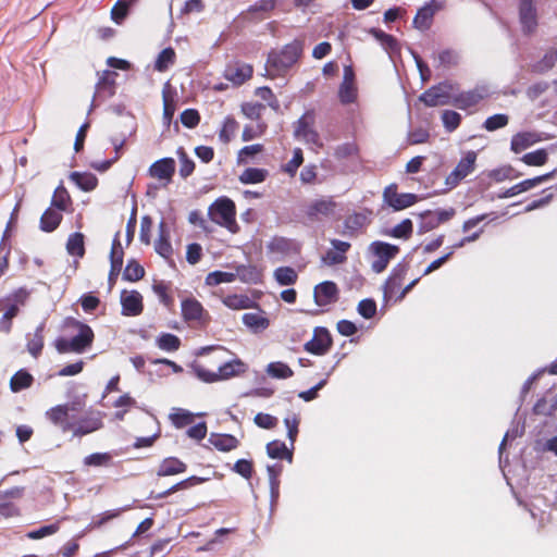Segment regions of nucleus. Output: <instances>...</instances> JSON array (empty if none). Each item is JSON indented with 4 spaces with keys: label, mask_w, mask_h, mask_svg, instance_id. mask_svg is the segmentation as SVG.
<instances>
[{
    "label": "nucleus",
    "mask_w": 557,
    "mask_h": 557,
    "mask_svg": "<svg viewBox=\"0 0 557 557\" xmlns=\"http://www.w3.org/2000/svg\"><path fill=\"white\" fill-rule=\"evenodd\" d=\"M85 401L74 400L49 408L46 419L62 433L82 438L103 428V413L99 410H85Z\"/></svg>",
    "instance_id": "nucleus-1"
},
{
    "label": "nucleus",
    "mask_w": 557,
    "mask_h": 557,
    "mask_svg": "<svg viewBox=\"0 0 557 557\" xmlns=\"http://www.w3.org/2000/svg\"><path fill=\"white\" fill-rule=\"evenodd\" d=\"M302 52L304 40L300 39L286 44L280 50L270 51L265 63L269 77H283L298 62Z\"/></svg>",
    "instance_id": "nucleus-2"
},
{
    "label": "nucleus",
    "mask_w": 557,
    "mask_h": 557,
    "mask_svg": "<svg viewBox=\"0 0 557 557\" xmlns=\"http://www.w3.org/2000/svg\"><path fill=\"white\" fill-rule=\"evenodd\" d=\"M193 373L205 383H215L238 376L246 371V364L239 360H232L216 364V371L208 369V364H191Z\"/></svg>",
    "instance_id": "nucleus-3"
},
{
    "label": "nucleus",
    "mask_w": 557,
    "mask_h": 557,
    "mask_svg": "<svg viewBox=\"0 0 557 557\" xmlns=\"http://www.w3.org/2000/svg\"><path fill=\"white\" fill-rule=\"evenodd\" d=\"M69 325L78 330V334L73 336L71 339L60 338L55 343V347L59 352H77L82 354L88 349L95 339L92 329L76 319H69Z\"/></svg>",
    "instance_id": "nucleus-4"
},
{
    "label": "nucleus",
    "mask_w": 557,
    "mask_h": 557,
    "mask_svg": "<svg viewBox=\"0 0 557 557\" xmlns=\"http://www.w3.org/2000/svg\"><path fill=\"white\" fill-rule=\"evenodd\" d=\"M409 270V265L406 263H398L392 270L389 276L385 281L383 285L384 298L386 301L394 299L395 301H400L405 298V296L416 286L419 282V278H414L411 281L406 287L401 290L403 282L407 275Z\"/></svg>",
    "instance_id": "nucleus-5"
},
{
    "label": "nucleus",
    "mask_w": 557,
    "mask_h": 557,
    "mask_svg": "<svg viewBox=\"0 0 557 557\" xmlns=\"http://www.w3.org/2000/svg\"><path fill=\"white\" fill-rule=\"evenodd\" d=\"M209 215L214 223L227 228L231 233L238 232L236 206L232 199L227 197L216 199L209 208Z\"/></svg>",
    "instance_id": "nucleus-6"
},
{
    "label": "nucleus",
    "mask_w": 557,
    "mask_h": 557,
    "mask_svg": "<svg viewBox=\"0 0 557 557\" xmlns=\"http://www.w3.org/2000/svg\"><path fill=\"white\" fill-rule=\"evenodd\" d=\"M315 112L314 110H307L294 123V137L304 141L307 145L313 146L315 149L323 148V143L318 131L314 128Z\"/></svg>",
    "instance_id": "nucleus-7"
},
{
    "label": "nucleus",
    "mask_w": 557,
    "mask_h": 557,
    "mask_svg": "<svg viewBox=\"0 0 557 557\" xmlns=\"http://www.w3.org/2000/svg\"><path fill=\"white\" fill-rule=\"evenodd\" d=\"M29 297L25 287H20L8 295L0 304H5L4 312L0 319V331L9 333L12 329V320L18 314L20 306H24Z\"/></svg>",
    "instance_id": "nucleus-8"
},
{
    "label": "nucleus",
    "mask_w": 557,
    "mask_h": 557,
    "mask_svg": "<svg viewBox=\"0 0 557 557\" xmlns=\"http://www.w3.org/2000/svg\"><path fill=\"white\" fill-rule=\"evenodd\" d=\"M400 248L397 245H393L382 240L372 242L369 245V252L373 257L371 269L375 273L384 272L389 262L396 258L399 253Z\"/></svg>",
    "instance_id": "nucleus-9"
},
{
    "label": "nucleus",
    "mask_w": 557,
    "mask_h": 557,
    "mask_svg": "<svg viewBox=\"0 0 557 557\" xmlns=\"http://www.w3.org/2000/svg\"><path fill=\"white\" fill-rule=\"evenodd\" d=\"M337 202L333 197H323L308 203L302 210V216L309 223L321 222L335 215Z\"/></svg>",
    "instance_id": "nucleus-10"
},
{
    "label": "nucleus",
    "mask_w": 557,
    "mask_h": 557,
    "mask_svg": "<svg viewBox=\"0 0 557 557\" xmlns=\"http://www.w3.org/2000/svg\"><path fill=\"white\" fill-rule=\"evenodd\" d=\"M181 310L183 320L191 326L206 327L211 320L209 312L194 297L183 299Z\"/></svg>",
    "instance_id": "nucleus-11"
},
{
    "label": "nucleus",
    "mask_w": 557,
    "mask_h": 557,
    "mask_svg": "<svg viewBox=\"0 0 557 557\" xmlns=\"http://www.w3.org/2000/svg\"><path fill=\"white\" fill-rule=\"evenodd\" d=\"M383 205L392 208L394 211L405 210L418 201V196L411 193H398V185L392 183L387 185L382 194Z\"/></svg>",
    "instance_id": "nucleus-12"
},
{
    "label": "nucleus",
    "mask_w": 557,
    "mask_h": 557,
    "mask_svg": "<svg viewBox=\"0 0 557 557\" xmlns=\"http://www.w3.org/2000/svg\"><path fill=\"white\" fill-rule=\"evenodd\" d=\"M454 86L449 82H442L428 88L419 96L425 107H440L451 103L450 91Z\"/></svg>",
    "instance_id": "nucleus-13"
},
{
    "label": "nucleus",
    "mask_w": 557,
    "mask_h": 557,
    "mask_svg": "<svg viewBox=\"0 0 557 557\" xmlns=\"http://www.w3.org/2000/svg\"><path fill=\"white\" fill-rule=\"evenodd\" d=\"M476 157V152L470 150L460 159L453 172L446 177L445 184L447 190L455 188L465 177L474 171Z\"/></svg>",
    "instance_id": "nucleus-14"
},
{
    "label": "nucleus",
    "mask_w": 557,
    "mask_h": 557,
    "mask_svg": "<svg viewBox=\"0 0 557 557\" xmlns=\"http://www.w3.org/2000/svg\"><path fill=\"white\" fill-rule=\"evenodd\" d=\"M333 346V338L330 331L323 326H317L313 330L312 338L304 345V349L315 356H323L330 351Z\"/></svg>",
    "instance_id": "nucleus-15"
},
{
    "label": "nucleus",
    "mask_w": 557,
    "mask_h": 557,
    "mask_svg": "<svg viewBox=\"0 0 557 557\" xmlns=\"http://www.w3.org/2000/svg\"><path fill=\"white\" fill-rule=\"evenodd\" d=\"M358 98V88L352 66L344 67L343 81L338 88V99L344 106L355 103Z\"/></svg>",
    "instance_id": "nucleus-16"
},
{
    "label": "nucleus",
    "mask_w": 557,
    "mask_h": 557,
    "mask_svg": "<svg viewBox=\"0 0 557 557\" xmlns=\"http://www.w3.org/2000/svg\"><path fill=\"white\" fill-rule=\"evenodd\" d=\"M488 97V90L484 86H476L473 89L461 91L451 98V104L460 110H468L478 106Z\"/></svg>",
    "instance_id": "nucleus-17"
},
{
    "label": "nucleus",
    "mask_w": 557,
    "mask_h": 557,
    "mask_svg": "<svg viewBox=\"0 0 557 557\" xmlns=\"http://www.w3.org/2000/svg\"><path fill=\"white\" fill-rule=\"evenodd\" d=\"M339 289L333 281H324L313 288V299L317 306L325 307L337 302Z\"/></svg>",
    "instance_id": "nucleus-18"
},
{
    "label": "nucleus",
    "mask_w": 557,
    "mask_h": 557,
    "mask_svg": "<svg viewBox=\"0 0 557 557\" xmlns=\"http://www.w3.org/2000/svg\"><path fill=\"white\" fill-rule=\"evenodd\" d=\"M557 174V169L545 173L543 175L535 176L533 178H527L524 181L519 182L518 184L511 186L510 188H507L504 193L498 195L499 198H510L513 196H517L521 193L528 191L540 184L547 182L552 178H554Z\"/></svg>",
    "instance_id": "nucleus-19"
},
{
    "label": "nucleus",
    "mask_w": 557,
    "mask_h": 557,
    "mask_svg": "<svg viewBox=\"0 0 557 557\" xmlns=\"http://www.w3.org/2000/svg\"><path fill=\"white\" fill-rule=\"evenodd\" d=\"M519 20L522 32L531 35L537 27V14L533 0H521L519 5Z\"/></svg>",
    "instance_id": "nucleus-20"
},
{
    "label": "nucleus",
    "mask_w": 557,
    "mask_h": 557,
    "mask_svg": "<svg viewBox=\"0 0 557 557\" xmlns=\"http://www.w3.org/2000/svg\"><path fill=\"white\" fill-rule=\"evenodd\" d=\"M253 74L252 65L244 62H234L224 70V77L236 86L243 85L250 79Z\"/></svg>",
    "instance_id": "nucleus-21"
},
{
    "label": "nucleus",
    "mask_w": 557,
    "mask_h": 557,
    "mask_svg": "<svg viewBox=\"0 0 557 557\" xmlns=\"http://www.w3.org/2000/svg\"><path fill=\"white\" fill-rule=\"evenodd\" d=\"M122 314L125 317H137L144 311L143 296L137 290L121 294Z\"/></svg>",
    "instance_id": "nucleus-22"
},
{
    "label": "nucleus",
    "mask_w": 557,
    "mask_h": 557,
    "mask_svg": "<svg viewBox=\"0 0 557 557\" xmlns=\"http://www.w3.org/2000/svg\"><path fill=\"white\" fill-rule=\"evenodd\" d=\"M176 163L173 158H162L153 162L149 168V175L166 184L172 182Z\"/></svg>",
    "instance_id": "nucleus-23"
},
{
    "label": "nucleus",
    "mask_w": 557,
    "mask_h": 557,
    "mask_svg": "<svg viewBox=\"0 0 557 557\" xmlns=\"http://www.w3.org/2000/svg\"><path fill=\"white\" fill-rule=\"evenodd\" d=\"M116 72L106 70L99 75V79L96 84V91L94 99L96 98H110L115 94V78Z\"/></svg>",
    "instance_id": "nucleus-24"
},
{
    "label": "nucleus",
    "mask_w": 557,
    "mask_h": 557,
    "mask_svg": "<svg viewBox=\"0 0 557 557\" xmlns=\"http://www.w3.org/2000/svg\"><path fill=\"white\" fill-rule=\"evenodd\" d=\"M331 245L334 249L327 250L322 257V261L327 265L344 263L347 260L346 252L351 247L350 243L339 239H332Z\"/></svg>",
    "instance_id": "nucleus-25"
},
{
    "label": "nucleus",
    "mask_w": 557,
    "mask_h": 557,
    "mask_svg": "<svg viewBox=\"0 0 557 557\" xmlns=\"http://www.w3.org/2000/svg\"><path fill=\"white\" fill-rule=\"evenodd\" d=\"M541 137L535 132H521L512 136L510 149L515 153H520L532 145L539 143Z\"/></svg>",
    "instance_id": "nucleus-26"
},
{
    "label": "nucleus",
    "mask_w": 557,
    "mask_h": 557,
    "mask_svg": "<svg viewBox=\"0 0 557 557\" xmlns=\"http://www.w3.org/2000/svg\"><path fill=\"white\" fill-rule=\"evenodd\" d=\"M438 7L435 5L434 1L426 3L420 8L413 18V25L420 30H426L431 27L433 17Z\"/></svg>",
    "instance_id": "nucleus-27"
},
{
    "label": "nucleus",
    "mask_w": 557,
    "mask_h": 557,
    "mask_svg": "<svg viewBox=\"0 0 557 557\" xmlns=\"http://www.w3.org/2000/svg\"><path fill=\"white\" fill-rule=\"evenodd\" d=\"M209 443L218 450L227 453L239 446V441L232 434L211 433Z\"/></svg>",
    "instance_id": "nucleus-28"
},
{
    "label": "nucleus",
    "mask_w": 557,
    "mask_h": 557,
    "mask_svg": "<svg viewBox=\"0 0 557 557\" xmlns=\"http://www.w3.org/2000/svg\"><path fill=\"white\" fill-rule=\"evenodd\" d=\"M63 220L62 212L50 207L40 216V230L46 233L55 231Z\"/></svg>",
    "instance_id": "nucleus-29"
},
{
    "label": "nucleus",
    "mask_w": 557,
    "mask_h": 557,
    "mask_svg": "<svg viewBox=\"0 0 557 557\" xmlns=\"http://www.w3.org/2000/svg\"><path fill=\"white\" fill-rule=\"evenodd\" d=\"M187 466L185 462L176 457H169L162 460L160 463L157 475L158 476H170L185 472Z\"/></svg>",
    "instance_id": "nucleus-30"
},
{
    "label": "nucleus",
    "mask_w": 557,
    "mask_h": 557,
    "mask_svg": "<svg viewBox=\"0 0 557 557\" xmlns=\"http://www.w3.org/2000/svg\"><path fill=\"white\" fill-rule=\"evenodd\" d=\"M368 219L363 213L355 212L349 214L344 221L343 234L354 237L367 225Z\"/></svg>",
    "instance_id": "nucleus-31"
},
{
    "label": "nucleus",
    "mask_w": 557,
    "mask_h": 557,
    "mask_svg": "<svg viewBox=\"0 0 557 557\" xmlns=\"http://www.w3.org/2000/svg\"><path fill=\"white\" fill-rule=\"evenodd\" d=\"M156 251L166 260H170L173 255V248L170 242V235L166 231L164 222L159 225V238L154 244Z\"/></svg>",
    "instance_id": "nucleus-32"
},
{
    "label": "nucleus",
    "mask_w": 557,
    "mask_h": 557,
    "mask_svg": "<svg viewBox=\"0 0 557 557\" xmlns=\"http://www.w3.org/2000/svg\"><path fill=\"white\" fill-rule=\"evenodd\" d=\"M72 198L67 189L61 184L59 185L52 195L51 207L61 211L66 212L72 207Z\"/></svg>",
    "instance_id": "nucleus-33"
},
{
    "label": "nucleus",
    "mask_w": 557,
    "mask_h": 557,
    "mask_svg": "<svg viewBox=\"0 0 557 557\" xmlns=\"http://www.w3.org/2000/svg\"><path fill=\"white\" fill-rule=\"evenodd\" d=\"M369 33L381 44L387 53L394 54L399 51L398 42L393 35L379 28H371Z\"/></svg>",
    "instance_id": "nucleus-34"
},
{
    "label": "nucleus",
    "mask_w": 557,
    "mask_h": 557,
    "mask_svg": "<svg viewBox=\"0 0 557 557\" xmlns=\"http://www.w3.org/2000/svg\"><path fill=\"white\" fill-rule=\"evenodd\" d=\"M383 234L393 238L408 240L413 234V223L410 219H404L393 228L384 231Z\"/></svg>",
    "instance_id": "nucleus-35"
},
{
    "label": "nucleus",
    "mask_w": 557,
    "mask_h": 557,
    "mask_svg": "<svg viewBox=\"0 0 557 557\" xmlns=\"http://www.w3.org/2000/svg\"><path fill=\"white\" fill-rule=\"evenodd\" d=\"M34 377L33 375L24 369L18 370L13 374L10 380V388L13 393H18L23 389H26L33 385Z\"/></svg>",
    "instance_id": "nucleus-36"
},
{
    "label": "nucleus",
    "mask_w": 557,
    "mask_h": 557,
    "mask_svg": "<svg viewBox=\"0 0 557 557\" xmlns=\"http://www.w3.org/2000/svg\"><path fill=\"white\" fill-rule=\"evenodd\" d=\"M70 180L84 191H91L98 185V178L96 175L87 172H72L70 174Z\"/></svg>",
    "instance_id": "nucleus-37"
},
{
    "label": "nucleus",
    "mask_w": 557,
    "mask_h": 557,
    "mask_svg": "<svg viewBox=\"0 0 557 557\" xmlns=\"http://www.w3.org/2000/svg\"><path fill=\"white\" fill-rule=\"evenodd\" d=\"M557 63V49L549 48L543 58L532 65V72L536 74H544L552 70Z\"/></svg>",
    "instance_id": "nucleus-38"
},
{
    "label": "nucleus",
    "mask_w": 557,
    "mask_h": 557,
    "mask_svg": "<svg viewBox=\"0 0 557 557\" xmlns=\"http://www.w3.org/2000/svg\"><path fill=\"white\" fill-rule=\"evenodd\" d=\"M267 453L273 459H286L293 461V451L288 449L286 444L281 441H272L267 444Z\"/></svg>",
    "instance_id": "nucleus-39"
},
{
    "label": "nucleus",
    "mask_w": 557,
    "mask_h": 557,
    "mask_svg": "<svg viewBox=\"0 0 557 557\" xmlns=\"http://www.w3.org/2000/svg\"><path fill=\"white\" fill-rule=\"evenodd\" d=\"M268 251L275 255H288L294 249V242L282 236H274L268 243Z\"/></svg>",
    "instance_id": "nucleus-40"
},
{
    "label": "nucleus",
    "mask_w": 557,
    "mask_h": 557,
    "mask_svg": "<svg viewBox=\"0 0 557 557\" xmlns=\"http://www.w3.org/2000/svg\"><path fill=\"white\" fill-rule=\"evenodd\" d=\"M124 251L120 240V233H116L110 251V263L112 264V272H121L123 267Z\"/></svg>",
    "instance_id": "nucleus-41"
},
{
    "label": "nucleus",
    "mask_w": 557,
    "mask_h": 557,
    "mask_svg": "<svg viewBox=\"0 0 557 557\" xmlns=\"http://www.w3.org/2000/svg\"><path fill=\"white\" fill-rule=\"evenodd\" d=\"M268 170L259 168H247L239 175V182L243 184H259L267 180Z\"/></svg>",
    "instance_id": "nucleus-42"
},
{
    "label": "nucleus",
    "mask_w": 557,
    "mask_h": 557,
    "mask_svg": "<svg viewBox=\"0 0 557 557\" xmlns=\"http://www.w3.org/2000/svg\"><path fill=\"white\" fill-rule=\"evenodd\" d=\"M273 276L282 286L294 285L298 280V273L292 267H280L275 269Z\"/></svg>",
    "instance_id": "nucleus-43"
},
{
    "label": "nucleus",
    "mask_w": 557,
    "mask_h": 557,
    "mask_svg": "<svg viewBox=\"0 0 557 557\" xmlns=\"http://www.w3.org/2000/svg\"><path fill=\"white\" fill-rule=\"evenodd\" d=\"M456 211L454 208L450 209H442L436 211H428L423 216L425 219H429V224L431 227H436L442 223H445L449 221L454 215Z\"/></svg>",
    "instance_id": "nucleus-44"
},
{
    "label": "nucleus",
    "mask_w": 557,
    "mask_h": 557,
    "mask_svg": "<svg viewBox=\"0 0 557 557\" xmlns=\"http://www.w3.org/2000/svg\"><path fill=\"white\" fill-rule=\"evenodd\" d=\"M157 346L164 351H176L181 347V339L178 336L171 333H162L157 337Z\"/></svg>",
    "instance_id": "nucleus-45"
},
{
    "label": "nucleus",
    "mask_w": 557,
    "mask_h": 557,
    "mask_svg": "<svg viewBox=\"0 0 557 557\" xmlns=\"http://www.w3.org/2000/svg\"><path fill=\"white\" fill-rule=\"evenodd\" d=\"M66 250L71 256L83 257L85 255L84 235L82 233H73L66 242Z\"/></svg>",
    "instance_id": "nucleus-46"
},
{
    "label": "nucleus",
    "mask_w": 557,
    "mask_h": 557,
    "mask_svg": "<svg viewBox=\"0 0 557 557\" xmlns=\"http://www.w3.org/2000/svg\"><path fill=\"white\" fill-rule=\"evenodd\" d=\"M44 348V325H39L32 337L27 342V350L29 354L37 358Z\"/></svg>",
    "instance_id": "nucleus-47"
},
{
    "label": "nucleus",
    "mask_w": 557,
    "mask_h": 557,
    "mask_svg": "<svg viewBox=\"0 0 557 557\" xmlns=\"http://www.w3.org/2000/svg\"><path fill=\"white\" fill-rule=\"evenodd\" d=\"M175 59H176V53H175L174 49L171 47H168L159 53V55L156 60V63H154V69L159 72H164L171 65L174 64Z\"/></svg>",
    "instance_id": "nucleus-48"
},
{
    "label": "nucleus",
    "mask_w": 557,
    "mask_h": 557,
    "mask_svg": "<svg viewBox=\"0 0 557 557\" xmlns=\"http://www.w3.org/2000/svg\"><path fill=\"white\" fill-rule=\"evenodd\" d=\"M237 129V121L233 116H226L219 132V139L224 144H228L231 139L234 137Z\"/></svg>",
    "instance_id": "nucleus-49"
},
{
    "label": "nucleus",
    "mask_w": 557,
    "mask_h": 557,
    "mask_svg": "<svg viewBox=\"0 0 557 557\" xmlns=\"http://www.w3.org/2000/svg\"><path fill=\"white\" fill-rule=\"evenodd\" d=\"M86 467H110L112 465V455L110 453H94L83 459Z\"/></svg>",
    "instance_id": "nucleus-50"
},
{
    "label": "nucleus",
    "mask_w": 557,
    "mask_h": 557,
    "mask_svg": "<svg viewBox=\"0 0 557 557\" xmlns=\"http://www.w3.org/2000/svg\"><path fill=\"white\" fill-rule=\"evenodd\" d=\"M169 418L172 424L177 429L189 425L194 421V414L183 408H176L172 413H170Z\"/></svg>",
    "instance_id": "nucleus-51"
},
{
    "label": "nucleus",
    "mask_w": 557,
    "mask_h": 557,
    "mask_svg": "<svg viewBox=\"0 0 557 557\" xmlns=\"http://www.w3.org/2000/svg\"><path fill=\"white\" fill-rule=\"evenodd\" d=\"M548 160V153L541 148L522 156L521 161L529 166H542Z\"/></svg>",
    "instance_id": "nucleus-52"
},
{
    "label": "nucleus",
    "mask_w": 557,
    "mask_h": 557,
    "mask_svg": "<svg viewBox=\"0 0 557 557\" xmlns=\"http://www.w3.org/2000/svg\"><path fill=\"white\" fill-rule=\"evenodd\" d=\"M144 275L145 269L136 260H129L123 272V278L128 282H137Z\"/></svg>",
    "instance_id": "nucleus-53"
},
{
    "label": "nucleus",
    "mask_w": 557,
    "mask_h": 557,
    "mask_svg": "<svg viewBox=\"0 0 557 557\" xmlns=\"http://www.w3.org/2000/svg\"><path fill=\"white\" fill-rule=\"evenodd\" d=\"M267 372L270 376L275 379H288L294 375V371L284 362H271Z\"/></svg>",
    "instance_id": "nucleus-54"
},
{
    "label": "nucleus",
    "mask_w": 557,
    "mask_h": 557,
    "mask_svg": "<svg viewBox=\"0 0 557 557\" xmlns=\"http://www.w3.org/2000/svg\"><path fill=\"white\" fill-rule=\"evenodd\" d=\"M441 119L445 129L448 133H453L454 131H456L459 127L462 120L461 115L454 110H444L442 112Z\"/></svg>",
    "instance_id": "nucleus-55"
},
{
    "label": "nucleus",
    "mask_w": 557,
    "mask_h": 557,
    "mask_svg": "<svg viewBox=\"0 0 557 557\" xmlns=\"http://www.w3.org/2000/svg\"><path fill=\"white\" fill-rule=\"evenodd\" d=\"M223 304L233 310H242L250 307L251 299L245 295H228L223 298Z\"/></svg>",
    "instance_id": "nucleus-56"
},
{
    "label": "nucleus",
    "mask_w": 557,
    "mask_h": 557,
    "mask_svg": "<svg viewBox=\"0 0 557 557\" xmlns=\"http://www.w3.org/2000/svg\"><path fill=\"white\" fill-rule=\"evenodd\" d=\"M304 163V152L301 148H295L293 150V158L283 165V172L287 173L289 176H295L298 168Z\"/></svg>",
    "instance_id": "nucleus-57"
},
{
    "label": "nucleus",
    "mask_w": 557,
    "mask_h": 557,
    "mask_svg": "<svg viewBox=\"0 0 557 557\" xmlns=\"http://www.w3.org/2000/svg\"><path fill=\"white\" fill-rule=\"evenodd\" d=\"M177 156L180 159V175L183 178L190 176L195 170V162L187 156L184 148H178Z\"/></svg>",
    "instance_id": "nucleus-58"
},
{
    "label": "nucleus",
    "mask_w": 557,
    "mask_h": 557,
    "mask_svg": "<svg viewBox=\"0 0 557 557\" xmlns=\"http://www.w3.org/2000/svg\"><path fill=\"white\" fill-rule=\"evenodd\" d=\"M508 123H509V116L507 114H504V113H498V114H494L492 116H488L484 121L483 127L487 132H494V131H497L499 128H503V127L507 126Z\"/></svg>",
    "instance_id": "nucleus-59"
},
{
    "label": "nucleus",
    "mask_w": 557,
    "mask_h": 557,
    "mask_svg": "<svg viewBox=\"0 0 557 557\" xmlns=\"http://www.w3.org/2000/svg\"><path fill=\"white\" fill-rule=\"evenodd\" d=\"M300 423V417L297 413H292L284 419V424L287 429V437L290 441L292 449L298 435V426Z\"/></svg>",
    "instance_id": "nucleus-60"
},
{
    "label": "nucleus",
    "mask_w": 557,
    "mask_h": 557,
    "mask_svg": "<svg viewBox=\"0 0 557 557\" xmlns=\"http://www.w3.org/2000/svg\"><path fill=\"white\" fill-rule=\"evenodd\" d=\"M265 109V106L259 102H245L242 106V112L245 116L251 120H256L261 122L262 112Z\"/></svg>",
    "instance_id": "nucleus-61"
},
{
    "label": "nucleus",
    "mask_w": 557,
    "mask_h": 557,
    "mask_svg": "<svg viewBox=\"0 0 557 557\" xmlns=\"http://www.w3.org/2000/svg\"><path fill=\"white\" fill-rule=\"evenodd\" d=\"M557 411V397L548 403L545 398L539 399L534 407L533 412L541 416H553Z\"/></svg>",
    "instance_id": "nucleus-62"
},
{
    "label": "nucleus",
    "mask_w": 557,
    "mask_h": 557,
    "mask_svg": "<svg viewBox=\"0 0 557 557\" xmlns=\"http://www.w3.org/2000/svg\"><path fill=\"white\" fill-rule=\"evenodd\" d=\"M235 280V274L223 271H213L206 276V284L216 286L222 283H231Z\"/></svg>",
    "instance_id": "nucleus-63"
},
{
    "label": "nucleus",
    "mask_w": 557,
    "mask_h": 557,
    "mask_svg": "<svg viewBox=\"0 0 557 557\" xmlns=\"http://www.w3.org/2000/svg\"><path fill=\"white\" fill-rule=\"evenodd\" d=\"M268 128L265 122L261 121L256 126L246 125L243 129L242 139L244 141H250L257 137L262 136Z\"/></svg>",
    "instance_id": "nucleus-64"
}]
</instances>
